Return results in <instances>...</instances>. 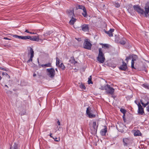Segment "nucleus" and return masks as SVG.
<instances>
[{
	"instance_id": "20",
	"label": "nucleus",
	"mask_w": 149,
	"mask_h": 149,
	"mask_svg": "<svg viewBox=\"0 0 149 149\" xmlns=\"http://www.w3.org/2000/svg\"><path fill=\"white\" fill-rule=\"evenodd\" d=\"M76 20L77 19H76L72 17L69 22L70 24L72 25H73Z\"/></svg>"
},
{
	"instance_id": "8",
	"label": "nucleus",
	"mask_w": 149,
	"mask_h": 149,
	"mask_svg": "<svg viewBox=\"0 0 149 149\" xmlns=\"http://www.w3.org/2000/svg\"><path fill=\"white\" fill-rule=\"evenodd\" d=\"M92 111L90 107H88L86 109V113L89 118H93L95 117V115L92 113Z\"/></svg>"
},
{
	"instance_id": "4",
	"label": "nucleus",
	"mask_w": 149,
	"mask_h": 149,
	"mask_svg": "<svg viewBox=\"0 0 149 149\" xmlns=\"http://www.w3.org/2000/svg\"><path fill=\"white\" fill-rule=\"evenodd\" d=\"M47 75L51 78H52L54 77L55 72L54 68L47 69L46 70Z\"/></svg>"
},
{
	"instance_id": "42",
	"label": "nucleus",
	"mask_w": 149,
	"mask_h": 149,
	"mask_svg": "<svg viewBox=\"0 0 149 149\" xmlns=\"http://www.w3.org/2000/svg\"><path fill=\"white\" fill-rule=\"evenodd\" d=\"M75 39L77 40L78 41H80L81 40V38H75Z\"/></svg>"
},
{
	"instance_id": "47",
	"label": "nucleus",
	"mask_w": 149,
	"mask_h": 149,
	"mask_svg": "<svg viewBox=\"0 0 149 149\" xmlns=\"http://www.w3.org/2000/svg\"><path fill=\"white\" fill-rule=\"evenodd\" d=\"M52 133H50L49 136H50V137H51V138H53V136H52Z\"/></svg>"
},
{
	"instance_id": "9",
	"label": "nucleus",
	"mask_w": 149,
	"mask_h": 149,
	"mask_svg": "<svg viewBox=\"0 0 149 149\" xmlns=\"http://www.w3.org/2000/svg\"><path fill=\"white\" fill-rule=\"evenodd\" d=\"M145 16L146 17H149V14H148L149 12V2H147L145 5Z\"/></svg>"
},
{
	"instance_id": "2",
	"label": "nucleus",
	"mask_w": 149,
	"mask_h": 149,
	"mask_svg": "<svg viewBox=\"0 0 149 149\" xmlns=\"http://www.w3.org/2000/svg\"><path fill=\"white\" fill-rule=\"evenodd\" d=\"M138 58L137 56L136 55L132 54V58L131 62V68L132 69H134L136 70H141V69H140L137 68L136 66H134V61H136Z\"/></svg>"
},
{
	"instance_id": "16",
	"label": "nucleus",
	"mask_w": 149,
	"mask_h": 149,
	"mask_svg": "<svg viewBox=\"0 0 149 149\" xmlns=\"http://www.w3.org/2000/svg\"><path fill=\"white\" fill-rule=\"evenodd\" d=\"M29 39L32 41H38L39 40V37L38 36H35L32 37L30 36Z\"/></svg>"
},
{
	"instance_id": "27",
	"label": "nucleus",
	"mask_w": 149,
	"mask_h": 149,
	"mask_svg": "<svg viewBox=\"0 0 149 149\" xmlns=\"http://www.w3.org/2000/svg\"><path fill=\"white\" fill-rule=\"evenodd\" d=\"M132 58V54L128 56H126L125 60L128 62L129 60H130Z\"/></svg>"
},
{
	"instance_id": "32",
	"label": "nucleus",
	"mask_w": 149,
	"mask_h": 149,
	"mask_svg": "<svg viewBox=\"0 0 149 149\" xmlns=\"http://www.w3.org/2000/svg\"><path fill=\"white\" fill-rule=\"evenodd\" d=\"M79 87L82 89L85 90L86 89L85 85L82 83L80 84L79 85Z\"/></svg>"
},
{
	"instance_id": "56",
	"label": "nucleus",
	"mask_w": 149,
	"mask_h": 149,
	"mask_svg": "<svg viewBox=\"0 0 149 149\" xmlns=\"http://www.w3.org/2000/svg\"><path fill=\"white\" fill-rule=\"evenodd\" d=\"M55 70L57 71V69H56Z\"/></svg>"
},
{
	"instance_id": "30",
	"label": "nucleus",
	"mask_w": 149,
	"mask_h": 149,
	"mask_svg": "<svg viewBox=\"0 0 149 149\" xmlns=\"http://www.w3.org/2000/svg\"><path fill=\"white\" fill-rule=\"evenodd\" d=\"M78 9H82L83 10L86 9L85 7L82 5H79L78 6Z\"/></svg>"
},
{
	"instance_id": "5",
	"label": "nucleus",
	"mask_w": 149,
	"mask_h": 149,
	"mask_svg": "<svg viewBox=\"0 0 149 149\" xmlns=\"http://www.w3.org/2000/svg\"><path fill=\"white\" fill-rule=\"evenodd\" d=\"M114 89L110 86V85L107 84V87L106 89V92L107 94L112 95L114 92Z\"/></svg>"
},
{
	"instance_id": "25",
	"label": "nucleus",
	"mask_w": 149,
	"mask_h": 149,
	"mask_svg": "<svg viewBox=\"0 0 149 149\" xmlns=\"http://www.w3.org/2000/svg\"><path fill=\"white\" fill-rule=\"evenodd\" d=\"M70 61L71 63L73 64H75L77 63V61H76L73 58H71Z\"/></svg>"
},
{
	"instance_id": "29",
	"label": "nucleus",
	"mask_w": 149,
	"mask_h": 149,
	"mask_svg": "<svg viewBox=\"0 0 149 149\" xmlns=\"http://www.w3.org/2000/svg\"><path fill=\"white\" fill-rule=\"evenodd\" d=\"M91 79H92V76H90L88 78V83L89 84H93V83L91 81Z\"/></svg>"
},
{
	"instance_id": "43",
	"label": "nucleus",
	"mask_w": 149,
	"mask_h": 149,
	"mask_svg": "<svg viewBox=\"0 0 149 149\" xmlns=\"http://www.w3.org/2000/svg\"><path fill=\"white\" fill-rule=\"evenodd\" d=\"M147 111L149 112V105L146 108Z\"/></svg>"
},
{
	"instance_id": "10",
	"label": "nucleus",
	"mask_w": 149,
	"mask_h": 149,
	"mask_svg": "<svg viewBox=\"0 0 149 149\" xmlns=\"http://www.w3.org/2000/svg\"><path fill=\"white\" fill-rule=\"evenodd\" d=\"M138 107V113L139 114L142 115L144 113L143 109L139 103L137 104Z\"/></svg>"
},
{
	"instance_id": "11",
	"label": "nucleus",
	"mask_w": 149,
	"mask_h": 149,
	"mask_svg": "<svg viewBox=\"0 0 149 149\" xmlns=\"http://www.w3.org/2000/svg\"><path fill=\"white\" fill-rule=\"evenodd\" d=\"M122 63L123 64L120 66L119 68V69L123 71H127L128 68L127 64L124 61H123Z\"/></svg>"
},
{
	"instance_id": "28",
	"label": "nucleus",
	"mask_w": 149,
	"mask_h": 149,
	"mask_svg": "<svg viewBox=\"0 0 149 149\" xmlns=\"http://www.w3.org/2000/svg\"><path fill=\"white\" fill-rule=\"evenodd\" d=\"M83 11V13H82V15L85 17H86L87 16V13L86 9H85Z\"/></svg>"
},
{
	"instance_id": "48",
	"label": "nucleus",
	"mask_w": 149,
	"mask_h": 149,
	"mask_svg": "<svg viewBox=\"0 0 149 149\" xmlns=\"http://www.w3.org/2000/svg\"><path fill=\"white\" fill-rule=\"evenodd\" d=\"M29 33L33 34H34L35 33L34 32H30Z\"/></svg>"
},
{
	"instance_id": "57",
	"label": "nucleus",
	"mask_w": 149,
	"mask_h": 149,
	"mask_svg": "<svg viewBox=\"0 0 149 149\" xmlns=\"http://www.w3.org/2000/svg\"><path fill=\"white\" fill-rule=\"evenodd\" d=\"M116 67V65H115V66H114V67Z\"/></svg>"
},
{
	"instance_id": "33",
	"label": "nucleus",
	"mask_w": 149,
	"mask_h": 149,
	"mask_svg": "<svg viewBox=\"0 0 149 149\" xmlns=\"http://www.w3.org/2000/svg\"><path fill=\"white\" fill-rule=\"evenodd\" d=\"M106 87L107 85L104 86H101L99 89L102 90H105L106 91Z\"/></svg>"
},
{
	"instance_id": "19",
	"label": "nucleus",
	"mask_w": 149,
	"mask_h": 149,
	"mask_svg": "<svg viewBox=\"0 0 149 149\" xmlns=\"http://www.w3.org/2000/svg\"><path fill=\"white\" fill-rule=\"evenodd\" d=\"M140 102L141 104L144 107H146V106L148 105L149 103V102L148 101L143 102L142 100H140Z\"/></svg>"
},
{
	"instance_id": "53",
	"label": "nucleus",
	"mask_w": 149,
	"mask_h": 149,
	"mask_svg": "<svg viewBox=\"0 0 149 149\" xmlns=\"http://www.w3.org/2000/svg\"><path fill=\"white\" fill-rule=\"evenodd\" d=\"M38 63L39 65H40V64H39V60H38Z\"/></svg>"
},
{
	"instance_id": "45",
	"label": "nucleus",
	"mask_w": 149,
	"mask_h": 149,
	"mask_svg": "<svg viewBox=\"0 0 149 149\" xmlns=\"http://www.w3.org/2000/svg\"><path fill=\"white\" fill-rule=\"evenodd\" d=\"M25 32H27V33H30V32L28 30H27V29H26L25 31Z\"/></svg>"
},
{
	"instance_id": "24",
	"label": "nucleus",
	"mask_w": 149,
	"mask_h": 149,
	"mask_svg": "<svg viewBox=\"0 0 149 149\" xmlns=\"http://www.w3.org/2000/svg\"><path fill=\"white\" fill-rule=\"evenodd\" d=\"M110 46V45L108 44H102V47L104 49H108Z\"/></svg>"
},
{
	"instance_id": "37",
	"label": "nucleus",
	"mask_w": 149,
	"mask_h": 149,
	"mask_svg": "<svg viewBox=\"0 0 149 149\" xmlns=\"http://www.w3.org/2000/svg\"><path fill=\"white\" fill-rule=\"evenodd\" d=\"M142 86L145 88L149 89V85L147 84H143Z\"/></svg>"
},
{
	"instance_id": "46",
	"label": "nucleus",
	"mask_w": 149,
	"mask_h": 149,
	"mask_svg": "<svg viewBox=\"0 0 149 149\" xmlns=\"http://www.w3.org/2000/svg\"><path fill=\"white\" fill-rule=\"evenodd\" d=\"M57 123L59 125H60V122L58 120L57 122Z\"/></svg>"
},
{
	"instance_id": "38",
	"label": "nucleus",
	"mask_w": 149,
	"mask_h": 149,
	"mask_svg": "<svg viewBox=\"0 0 149 149\" xmlns=\"http://www.w3.org/2000/svg\"><path fill=\"white\" fill-rule=\"evenodd\" d=\"M56 65H59V59L58 58H56Z\"/></svg>"
},
{
	"instance_id": "1",
	"label": "nucleus",
	"mask_w": 149,
	"mask_h": 149,
	"mask_svg": "<svg viewBox=\"0 0 149 149\" xmlns=\"http://www.w3.org/2000/svg\"><path fill=\"white\" fill-rule=\"evenodd\" d=\"M99 54L97 58V60L100 63H103L104 61L105 58L104 55L103 54L101 48H99Z\"/></svg>"
},
{
	"instance_id": "18",
	"label": "nucleus",
	"mask_w": 149,
	"mask_h": 149,
	"mask_svg": "<svg viewBox=\"0 0 149 149\" xmlns=\"http://www.w3.org/2000/svg\"><path fill=\"white\" fill-rule=\"evenodd\" d=\"M114 29H111L110 30L108 31H105V32L108 34L110 37H112L113 36L112 33L114 31Z\"/></svg>"
},
{
	"instance_id": "36",
	"label": "nucleus",
	"mask_w": 149,
	"mask_h": 149,
	"mask_svg": "<svg viewBox=\"0 0 149 149\" xmlns=\"http://www.w3.org/2000/svg\"><path fill=\"white\" fill-rule=\"evenodd\" d=\"M14 38H17L19 39H21V36H19L16 35H13L12 36Z\"/></svg>"
},
{
	"instance_id": "22",
	"label": "nucleus",
	"mask_w": 149,
	"mask_h": 149,
	"mask_svg": "<svg viewBox=\"0 0 149 149\" xmlns=\"http://www.w3.org/2000/svg\"><path fill=\"white\" fill-rule=\"evenodd\" d=\"M126 40L125 38H123L119 41V43L122 45H124L126 43Z\"/></svg>"
},
{
	"instance_id": "17",
	"label": "nucleus",
	"mask_w": 149,
	"mask_h": 149,
	"mask_svg": "<svg viewBox=\"0 0 149 149\" xmlns=\"http://www.w3.org/2000/svg\"><path fill=\"white\" fill-rule=\"evenodd\" d=\"M98 126V124L97 123H97L95 121H94L93 122V127L94 130V131H95L96 132H97Z\"/></svg>"
},
{
	"instance_id": "41",
	"label": "nucleus",
	"mask_w": 149,
	"mask_h": 149,
	"mask_svg": "<svg viewBox=\"0 0 149 149\" xmlns=\"http://www.w3.org/2000/svg\"><path fill=\"white\" fill-rule=\"evenodd\" d=\"M3 75H7L9 77V78H10V76L8 75V74L6 72H3L2 73Z\"/></svg>"
},
{
	"instance_id": "50",
	"label": "nucleus",
	"mask_w": 149,
	"mask_h": 149,
	"mask_svg": "<svg viewBox=\"0 0 149 149\" xmlns=\"http://www.w3.org/2000/svg\"><path fill=\"white\" fill-rule=\"evenodd\" d=\"M4 38L5 39H6V40H8V39H8V38H7V37H5Z\"/></svg>"
},
{
	"instance_id": "54",
	"label": "nucleus",
	"mask_w": 149,
	"mask_h": 149,
	"mask_svg": "<svg viewBox=\"0 0 149 149\" xmlns=\"http://www.w3.org/2000/svg\"><path fill=\"white\" fill-rule=\"evenodd\" d=\"M11 148H12V146H11V147H10V149H11Z\"/></svg>"
},
{
	"instance_id": "15",
	"label": "nucleus",
	"mask_w": 149,
	"mask_h": 149,
	"mask_svg": "<svg viewBox=\"0 0 149 149\" xmlns=\"http://www.w3.org/2000/svg\"><path fill=\"white\" fill-rule=\"evenodd\" d=\"M67 13L68 15L70 17H72L74 15L73 9H70L68 10L67 11Z\"/></svg>"
},
{
	"instance_id": "52",
	"label": "nucleus",
	"mask_w": 149,
	"mask_h": 149,
	"mask_svg": "<svg viewBox=\"0 0 149 149\" xmlns=\"http://www.w3.org/2000/svg\"><path fill=\"white\" fill-rule=\"evenodd\" d=\"M1 76H0V80H1Z\"/></svg>"
},
{
	"instance_id": "7",
	"label": "nucleus",
	"mask_w": 149,
	"mask_h": 149,
	"mask_svg": "<svg viewBox=\"0 0 149 149\" xmlns=\"http://www.w3.org/2000/svg\"><path fill=\"white\" fill-rule=\"evenodd\" d=\"M34 51L33 49L30 47V50L28 52V56H29L30 55V59L27 61V63H29L30 62L32 61L33 58L34 56Z\"/></svg>"
},
{
	"instance_id": "26",
	"label": "nucleus",
	"mask_w": 149,
	"mask_h": 149,
	"mask_svg": "<svg viewBox=\"0 0 149 149\" xmlns=\"http://www.w3.org/2000/svg\"><path fill=\"white\" fill-rule=\"evenodd\" d=\"M30 38V36H21V39L23 40H27L29 39V38Z\"/></svg>"
},
{
	"instance_id": "13",
	"label": "nucleus",
	"mask_w": 149,
	"mask_h": 149,
	"mask_svg": "<svg viewBox=\"0 0 149 149\" xmlns=\"http://www.w3.org/2000/svg\"><path fill=\"white\" fill-rule=\"evenodd\" d=\"M107 131V128L106 126H104V128L102 129L100 132V134L102 136H105Z\"/></svg>"
},
{
	"instance_id": "23",
	"label": "nucleus",
	"mask_w": 149,
	"mask_h": 149,
	"mask_svg": "<svg viewBox=\"0 0 149 149\" xmlns=\"http://www.w3.org/2000/svg\"><path fill=\"white\" fill-rule=\"evenodd\" d=\"M42 67H51V63H48L47 64H42L41 65Z\"/></svg>"
},
{
	"instance_id": "31",
	"label": "nucleus",
	"mask_w": 149,
	"mask_h": 149,
	"mask_svg": "<svg viewBox=\"0 0 149 149\" xmlns=\"http://www.w3.org/2000/svg\"><path fill=\"white\" fill-rule=\"evenodd\" d=\"M18 145L16 143H15L13 147H12L11 149H18Z\"/></svg>"
},
{
	"instance_id": "55",
	"label": "nucleus",
	"mask_w": 149,
	"mask_h": 149,
	"mask_svg": "<svg viewBox=\"0 0 149 149\" xmlns=\"http://www.w3.org/2000/svg\"><path fill=\"white\" fill-rule=\"evenodd\" d=\"M1 69V70H4V68H2Z\"/></svg>"
},
{
	"instance_id": "51",
	"label": "nucleus",
	"mask_w": 149,
	"mask_h": 149,
	"mask_svg": "<svg viewBox=\"0 0 149 149\" xmlns=\"http://www.w3.org/2000/svg\"><path fill=\"white\" fill-rule=\"evenodd\" d=\"M5 87H6L8 88V86L7 85H5Z\"/></svg>"
},
{
	"instance_id": "39",
	"label": "nucleus",
	"mask_w": 149,
	"mask_h": 149,
	"mask_svg": "<svg viewBox=\"0 0 149 149\" xmlns=\"http://www.w3.org/2000/svg\"><path fill=\"white\" fill-rule=\"evenodd\" d=\"M115 5L117 8H118L120 6L118 2L115 3Z\"/></svg>"
},
{
	"instance_id": "49",
	"label": "nucleus",
	"mask_w": 149,
	"mask_h": 149,
	"mask_svg": "<svg viewBox=\"0 0 149 149\" xmlns=\"http://www.w3.org/2000/svg\"><path fill=\"white\" fill-rule=\"evenodd\" d=\"M36 76V74H33V76L34 77H35Z\"/></svg>"
},
{
	"instance_id": "3",
	"label": "nucleus",
	"mask_w": 149,
	"mask_h": 149,
	"mask_svg": "<svg viewBox=\"0 0 149 149\" xmlns=\"http://www.w3.org/2000/svg\"><path fill=\"white\" fill-rule=\"evenodd\" d=\"M92 44L90 42V40L88 39H85L83 47L84 49L88 50H91Z\"/></svg>"
},
{
	"instance_id": "35",
	"label": "nucleus",
	"mask_w": 149,
	"mask_h": 149,
	"mask_svg": "<svg viewBox=\"0 0 149 149\" xmlns=\"http://www.w3.org/2000/svg\"><path fill=\"white\" fill-rule=\"evenodd\" d=\"M59 67L61 68L63 70H64L65 69V67L63 63H61L60 65H59Z\"/></svg>"
},
{
	"instance_id": "14",
	"label": "nucleus",
	"mask_w": 149,
	"mask_h": 149,
	"mask_svg": "<svg viewBox=\"0 0 149 149\" xmlns=\"http://www.w3.org/2000/svg\"><path fill=\"white\" fill-rule=\"evenodd\" d=\"M81 27L82 30L84 32L88 31L89 30V27L88 24H83L81 26Z\"/></svg>"
},
{
	"instance_id": "40",
	"label": "nucleus",
	"mask_w": 149,
	"mask_h": 149,
	"mask_svg": "<svg viewBox=\"0 0 149 149\" xmlns=\"http://www.w3.org/2000/svg\"><path fill=\"white\" fill-rule=\"evenodd\" d=\"M123 118L124 122H125L126 121V120L125 118V114H123Z\"/></svg>"
},
{
	"instance_id": "34",
	"label": "nucleus",
	"mask_w": 149,
	"mask_h": 149,
	"mask_svg": "<svg viewBox=\"0 0 149 149\" xmlns=\"http://www.w3.org/2000/svg\"><path fill=\"white\" fill-rule=\"evenodd\" d=\"M120 111L123 114H125L126 112V111L125 109L123 108H121L120 109Z\"/></svg>"
},
{
	"instance_id": "6",
	"label": "nucleus",
	"mask_w": 149,
	"mask_h": 149,
	"mask_svg": "<svg viewBox=\"0 0 149 149\" xmlns=\"http://www.w3.org/2000/svg\"><path fill=\"white\" fill-rule=\"evenodd\" d=\"M134 9L138 13L141 15L144 14V11L143 9H142L138 5H134L133 6Z\"/></svg>"
},
{
	"instance_id": "21",
	"label": "nucleus",
	"mask_w": 149,
	"mask_h": 149,
	"mask_svg": "<svg viewBox=\"0 0 149 149\" xmlns=\"http://www.w3.org/2000/svg\"><path fill=\"white\" fill-rule=\"evenodd\" d=\"M142 135L140 131L139 130L135 131L134 133V135L135 136H141Z\"/></svg>"
},
{
	"instance_id": "12",
	"label": "nucleus",
	"mask_w": 149,
	"mask_h": 149,
	"mask_svg": "<svg viewBox=\"0 0 149 149\" xmlns=\"http://www.w3.org/2000/svg\"><path fill=\"white\" fill-rule=\"evenodd\" d=\"M123 141L124 146H127L130 144V141L129 139L127 138H125L123 139Z\"/></svg>"
},
{
	"instance_id": "44",
	"label": "nucleus",
	"mask_w": 149,
	"mask_h": 149,
	"mask_svg": "<svg viewBox=\"0 0 149 149\" xmlns=\"http://www.w3.org/2000/svg\"><path fill=\"white\" fill-rule=\"evenodd\" d=\"M53 139H54V140L56 141H59L58 140H57V139H58L57 138H56V137L55 138H53Z\"/></svg>"
}]
</instances>
